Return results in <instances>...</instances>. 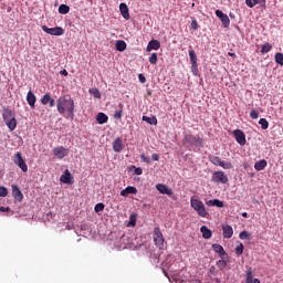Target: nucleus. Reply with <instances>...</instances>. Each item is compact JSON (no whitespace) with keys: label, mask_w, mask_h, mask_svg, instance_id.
I'll return each instance as SVG.
<instances>
[{"label":"nucleus","mask_w":283,"mask_h":283,"mask_svg":"<svg viewBox=\"0 0 283 283\" xmlns=\"http://www.w3.org/2000/svg\"><path fill=\"white\" fill-rule=\"evenodd\" d=\"M57 112L61 116L74 120L75 104L71 96H61L56 101Z\"/></svg>","instance_id":"f257e3e1"},{"label":"nucleus","mask_w":283,"mask_h":283,"mask_svg":"<svg viewBox=\"0 0 283 283\" xmlns=\"http://www.w3.org/2000/svg\"><path fill=\"white\" fill-rule=\"evenodd\" d=\"M190 206L200 218H207V216H209V211H207V208L205 207V202H202V200L191 197Z\"/></svg>","instance_id":"f03ea898"},{"label":"nucleus","mask_w":283,"mask_h":283,"mask_svg":"<svg viewBox=\"0 0 283 283\" xmlns=\"http://www.w3.org/2000/svg\"><path fill=\"white\" fill-rule=\"evenodd\" d=\"M12 160L14 165H17V167H19L21 171H23V174H27L28 164H25V159H23V155L20 151L13 155Z\"/></svg>","instance_id":"7ed1b4c3"},{"label":"nucleus","mask_w":283,"mask_h":283,"mask_svg":"<svg viewBox=\"0 0 283 283\" xmlns=\"http://www.w3.org/2000/svg\"><path fill=\"white\" fill-rule=\"evenodd\" d=\"M153 239L158 249L165 248V237L163 235L160 228L157 227L154 229Z\"/></svg>","instance_id":"20e7f679"},{"label":"nucleus","mask_w":283,"mask_h":283,"mask_svg":"<svg viewBox=\"0 0 283 283\" xmlns=\"http://www.w3.org/2000/svg\"><path fill=\"white\" fill-rule=\"evenodd\" d=\"M42 30L46 34H51V36H63L65 34V29L62 27L48 28L46 25H42Z\"/></svg>","instance_id":"39448f33"},{"label":"nucleus","mask_w":283,"mask_h":283,"mask_svg":"<svg viewBox=\"0 0 283 283\" xmlns=\"http://www.w3.org/2000/svg\"><path fill=\"white\" fill-rule=\"evenodd\" d=\"M233 136L237 143L240 144L242 147L247 145V135L244 134V132H242V129L233 130Z\"/></svg>","instance_id":"423d86ee"},{"label":"nucleus","mask_w":283,"mask_h":283,"mask_svg":"<svg viewBox=\"0 0 283 283\" xmlns=\"http://www.w3.org/2000/svg\"><path fill=\"white\" fill-rule=\"evenodd\" d=\"M213 182H221V185H227L229 182V177L224 175V171H216L212 175Z\"/></svg>","instance_id":"0eeeda50"},{"label":"nucleus","mask_w":283,"mask_h":283,"mask_svg":"<svg viewBox=\"0 0 283 283\" xmlns=\"http://www.w3.org/2000/svg\"><path fill=\"white\" fill-rule=\"evenodd\" d=\"M185 140L186 143H189L191 145H196L198 147H202V138H200V136H195V135H191V134H188L185 136Z\"/></svg>","instance_id":"6e6552de"},{"label":"nucleus","mask_w":283,"mask_h":283,"mask_svg":"<svg viewBox=\"0 0 283 283\" xmlns=\"http://www.w3.org/2000/svg\"><path fill=\"white\" fill-rule=\"evenodd\" d=\"M216 17L220 19L223 28H229V25H231V20L229 19V15H227V13L222 12L221 10H216Z\"/></svg>","instance_id":"1a4fd4ad"},{"label":"nucleus","mask_w":283,"mask_h":283,"mask_svg":"<svg viewBox=\"0 0 283 283\" xmlns=\"http://www.w3.org/2000/svg\"><path fill=\"white\" fill-rule=\"evenodd\" d=\"M11 191H12V197L17 202H22L23 201V192H21V189L17 185L11 186Z\"/></svg>","instance_id":"9d476101"},{"label":"nucleus","mask_w":283,"mask_h":283,"mask_svg":"<svg viewBox=\"0 0 283 283\" xmlns=\"http://www.w3.org/2000/svg\"><path fill=\"white\" fill-rule=\"evenodd\" d=\"M61 182L64 185H74V177H72V172L69 169L64 170V174L60 177Z\"/></svg>","instance_id":"9b49d317"},{"label":"nucleus","mask_w":283,"mask_h":283,"mask_svg":"<svg viewBox=\"0 0 283 283\" xmlns=\"http://www.w3.org/2000/svg\"><path fill=\"white\" fill-rule=\"evenodd\" d=\"M53 154L56 158H59L60 160L65 158V156H67V154H70V150H67V148L60 146V147H55L53 149Z\"/></svg>","instance_id":"f8f14e48"},{"label":"nucleus","mask_w":283,"mask_h":283,"mask_svg":"<svg viewBox=\"0 0 283 283\" xmlns=\"http://www.w3.org/2000/svg\"><path fill=\"white\" fill-rule=\"evenodd\" d=\"M156 189L157 191H159V193H163L166 196H174V190L165 184H157Z\"/></svg>","instance_id":"ddd939ff"},{"label":"nucleus","mask_w":283,"mask_h":283,"mask_svg":"<svg viewBox=\"0 0 283 283\" xmlns=\"http://www.w3.org/2000/svg\"><path fill=\"white\" fill-rule=\"evenodd\" d=\"M248 8H255V6H261V8H266V0H245Z\"/></svg>","instance_id":"4468645a"},{"label":"nucleus","mask_w":283,"mask_h":283,"mask_svg":"<svg viewBox=\"0 0 283 283\" xmlns=\"http://www.w3.org/2000/svg\"><path fill=\"white\" fill-rule=\"evenodd\" d=\"M14 116H17V114L14 113V111H12V109H10V108H8V107H4V108L2 109V118H3L4 123H6L7 120L12 119Z\"/></svg>","instance_id":"2eb2a0df"},{"label":"nucleus","mask_w":283,"mask_h":283,"mask_svg":"<svg viewBox=\"0 0 283 283\" xmlns=\"http://www.w3.org/2000/svg\"><path fill=\"white\" fill-rule=\"evenodd\" d=\"M123 139L120 137H117L113 142V151H115V154H120V151H123Z\"/></svg>","instance_id":"dca6fc26"},{"label":"nucleus","mask_w":283,"mask_h":283,"mask_svg":"<svg viewBox=\"0 0 283 283\" xmlns=\"http://www.w3.org/2000/svg\"><path fill=\"white\" fill-rule=\"evenodd\" d=\"M132 193H134V195L138 193V189H136V187H134V186L126 187L125 189H123L120 191L119 195L123 196V198H127V196H129Z\"/></svg>","instance_id":"f3484780"},{"label":"nucleus","mask_w":283,"mask_h":283,"mask_svg":"<svg viewBox=\"0 0 283 283\" xmlns=\"http://www.w3.org/2000/svg\"><path fill=\"white\" fill-rule=\"evenodd\" d=\"M222 231H223V238H226V240H230V238H233V228L231 226L223 224Z\"/></svg>","instance_id":"a211bd4d"},{"label":"nucleus","mask_w":283,"mask_h":283,"mask_svg":"<svg viewBox=\"0 0 283 283\" xmlns=\"http://www.w3.org/2000/svg\"><path fill=\"white\" fill-rule=\"evenodd\" d=\"M119 12L122 17L126 20L129 21V8L125 3L119 4Z\"/></svg>","instance_id":"6ab92c4d"},{"label":"nucleus","mask_w":283,"mask_h":283,"mask_svg":"<svg viewBox=\"0 0 283 283\" xmlns=\"http://www.w3.org/2000/svg\"><path fill=\"white\" fill-rule=\"evenodd\" d=\"M151 50H160V41L158 40H150L146 48V52H151Z\"/></svg>","instance_id":"aec40b11"},{"label":"nucleus","mask_w":283,"mask_h":283,"mask_svg":"<svg viewBox=\"0 0 283 283\" xmlns=\"http://www.w3.org/2000/svg\"><path fill=\"white\" fill-rule=\"evenodd\" d=\"M27 103H29L30 107L34 109V105L36 104V95H34L32 91H29L27 94Z\"/></svg>","instance_id":"412c9836"},{"label":"nucleus","mask_w":283,"mask_h":283,"mask_svg":"<svg viewBox=\"0 0 283 283\" xmlns=\"http://www.w3.org/2000/svg\"><path fill=\"white\" fill-rule=\"evenodd\" d=\"M4 123L10 132H14L17 129V116L11 117V119Z\"/></svg>","instance_id":"4be33fe9"},{"label":"nucleus","mask_w":283,"mask_h":283,"mask_svg":"<svg viewBox=\"0 0 283 283\" xmlns=\"http://www.w3.org/2000/svg\"><path fill=\"white\" fill-rule=\"evenodd\" d=\"M200 231H201L202 238H205V240H210V238L213 235V232H211V230L209 228H207V226H202L200 228Z\"/></svg>","instance_id":"5701e85b"},{"label":"nucleus","mask_w":283,"mask_h":283,"mask_svg":"<svg viewBox=\"0 0 283 283\" xmlns=\"http://www.w3.org/2000/svg\"><path fill=\"white\" fill-rule=\"evenodd\" d=\"M212 249L216 253L220 255V258H224V255H227V251H224V248H222V245L218 243L212 244Z\"/></svg>","instance_id":"b1692460"},{"label":"nucleus","mask_w":283,"mask_h":283,"mask_svg":"<svg viewBox=\"0 0 283 283\" xmlns=\"http://www.w3.org/2000/svg\"><path fill=\"white\" fill-rule=\"evenodd\" d=\"M96 120L98 125H105V123L109 120V117L105 113H98L96 116Z\"/></svg>","instance_id":"393cba45"},{"label":"nucleus","mask_w":283,"mask_h":283,"mask_svg":"<svg viewBox=\"0 0 283 283\" xmlns=\"http://www.w3.org/2000/svg\"><path fill=\"white\" fill-rule=\"evenodd\" d=\"M266 160L265 159H262V160H259L254 164V169L256 171H263V169H266Z\"/></svg>","instance_id":"a878e982"},{"label":"nucleus","mask_w":283,"mask_h":283,"mask_svg":"<svg viewBox=\"0 0 283 283\" xmlns=\"http://www.w3.org/2000/svg\"><path fill=\"white\" fill-rule=\"evenodd\" d=\"M142 120H144L145 123H148V125H158V118H156V116H143Z\"/></svg>","instance_id":"bb28decb"},{"label":"nucleus","mask_w":283,"mask_h":283,"mask_svg":"<svg viewBox=\"0 0 283 283\" xmlns=\"http://www.w3.org/2000/svg\"><path fill=\"white\" fill-rule=\"evenodd\" d=\"M116 50L118 52H125L127 50V43L125 41H123V40H118L116 42Z\"/></svg>","instance_id":"cd10ccee"},{"label":"nucleus","mask_w":283,"mask_h":283,"mask_svg":"<svg viewBox=\"0 0 283 283\" xmlns=\"http://www.w3.org/2000/svg\"><path fill=\"white\" fill-rule=\"evenodd\" d=\"M271 50H273V45L271 43L266 42L261 46V54H269V52H271Z\"/></svg>","instance_id":"c85d7f7f"},{"label":"nucleus","mask_w":283,"mask_h":283,"mask_svg":"<svg viewBox=\"0 0 283 283\" xmlns=\"http://www.w3.org/2000/svg\"><path fill=\"white\" fill-rule=\"evenodd\" d=\"M274 61L277 65H280L281 67H283V53H275L274 55Z\"/></svg>","instance_id":"c756f323"},{"label":"nucleus","mask_w":283,"mask_h":283,"mask_svg":"<svg viewBox=\"0 0 283 283\" xmlns=\"http://www.w3.org/2000/svg\"><path fill=\"white\" fill-rule=\"evenodd\" d=\"M40 101L42 105H49L50 101H52V95L45 93Z\"/></svg>","instance_id":"7c9ffc66"},{"label":"nucleus","mask_w":283,"mask_h":283,"mask_svg":"<svg viewBox=\"0 0 283 283\" xmlns=\"http://www.w3.org/2000/svg\"><path fill=\"white\" fill-rule=\"evenodd\" d=\"M138 219V214L133 213L129 217V222L127 224V227H136V220Z\"/></svg>","instance_id":"2f4dec72"},{"label":"nucleus","mask_w":283,"mask_h":283,"mask_svg":"<svg viewBox=\"0 0 283 283\" xmlns=\"http://www.w3.org/2000/svg\"><path fill=\"white\" fill-rule=\"evenodd\" d=\"M189 59H190V63H198V55L196 54V51L190 50L189 51Z\"/></svg>","instance_id":"473e14b6"},{"label":"nucleus","mask_w":283,"mask_h":283,"mask_svg":"<svg viewBox=\"0 0 283 283\" xmlns=\"http://www.w3.org/2000/svg\"><path fill=\"white\" fill-rule=\"evenodd\" d=\"M219 167H222V169H233V164L231 161L221 160Z\"/></svg>","instance_id":"72a5a7b5"},{"label":"nucleus","mask_w":283,"mask_h":283,"mask_svg":"<svg viewBox=\"0 0 283 283\" xmlns=\"http://www.w3.org/2000/svg\"><path fill=\"white\" fill-rule=\"evenodd\" d=\"M60 14H67L70 12V7L67 4H61L59 7Z\"/></svg>","instance_id":"f704fd0d"},{"label":"nucleus","mask_w":283,"mask_h":283,"mask_svg":"<svg viewBox=\"0 0 283 283\" xmlns=\"http://www.w3.org/2000/svg\"><path fill=\"white\" fill-rule=\"evenodd\" d=\"M148 61H149L150 65H156L158 63V54L151 53Z\"/></svg>","instance_id":"c9c22d12"},{"label":"nucleus","mask_w":283,"mask_h":283,"mask_svg":"<svg viewBox=\"0 0 283 283\" xmlns=\"http://www.w3.org/2000/svg\"><path fill=\"white\" fill-rule=\"evenodd\" d=\"M210 163H212V165H214L216 167H220L222 159H220V157L213 156L210 158Z\"/></svg>","instance_id":"e433bc0d"},{"label":"nucleus","mask_w":283,"mask_h":283,"mask_svg":"<svg viewBox=\"0 0 283 283\" xmlns=\"http://www.w3.org/2000/svg\"><path fill=\"white\" fill-rule=\"evenodd\" d=\"M240 240H251V234L249 231H242L239 234Z\"/></svg>","instance_id":"4c0bfd02"},{"label":"nucleus","mask_w":283,"mask_h":283,"mask_svg":"<svg viewBox=\"0 0 283 283\" xmlns=\"http://www.w3.org/2000/svg\"><path fill=\"white\" fill-rule=\"evenodd\" d=\"M259 125H261L262 129H269V120H266V118H261Z\"/></svg>","instance_id":"58836bf2"},{"label":"nucleus","mask_w":283,"mask_h":283,"mask_svg":"<svg viewBox=\"0 0 283 283\" xmlns=\"http://www.w3.org/2000/svg\"><path fill=\"white\" fill-rule=\"evenodd\" d=\"M235 253L237 255H242V253H244V244L240 243L239 245H237Z\"/></svg>","instance_id":"ea45409f"},{"label":"nucleus","mask_w":283,"mask_h":283,"mask_svg":"<svg viewBox=\"0 0 283 283\" xmlns=\"http://www.w3.org/2000/svg\"><path fill=\"white\" fill-rule=\"evenodd\" d=\"M90 94H92L94 98H101V91H98V88L90 90Z\"/></svg>","instance_id":"a19ab883"},{"label":"nucleus","mask_w":283,"mask_h":283,"mask_svg":"<svg viewBox=\"0 0 283 283\" xmlns=\"http://www.w3.org/2000/svg\"><path fill=\"white\" fill-rule=\"evenodd\" d=\"M250 117H251L253 120L260 118V112H258L256 109H252V111L250 112Z\"/></svg>","instance_id":"79ce46f5"},{"label":"nucleus","mask_w":283,"mask_h":283,"mask_svg":"<svg viewBox=\"0 0 283 283\" xmlns=\"http://www.w3.org/2000/svg\"><path fill=\"white\" fill-rule=\"evenodd\" d=\"M94 209H95V213H101V211H105V205L97 203Z\"/></svg>","instance_id":"37998d69"},{"label":"nucleus","mask_w":283,"mask_h":283,"mask_svg":"<svg viewBox=\"0 0 283 283\" xmlns=\"http://www.w3.org/2000/svg\"><path fill=\"white\" fill-rule=\"evenodd\" d=\"M247 283H253V271L251 269L247 272Z\"/></svg>","instance_id":"c03bdc74"},{"label":"nucleus","mask_w":283,"mask_h":283,"mask_svg":"<svg viewBox=\"0 0 283 283\" xmlns=\"http://www.w3.org/2000/svg\"><path fill=\"white\" fill-rule=\"evenodd\" d=\"M8 196V188L0 186V198H6Z\"/></svg>","instance_id":"a18cd8bd"},{"label":"nucleus","mask_w":283,"mask_h":283,"mask_svg":"<svg viewBox=\"0 0 283 283\" xmlns=\"http://www.w3.org/2000/svg\"><path fill=\"white\" fill-rule=\"evenodd\" d=\"M191 72L195 76H198V62L191 64Z\"/></svg>","instance_id":"49530a36"},{"label":"nucleus","mask_w":283,"mask_h":283,"mask_svg":"<svg viewBox=\"0 0 283 283\" xmlns=\"http://www.w3.org/2000/svg\"><path fill=\"white\" fill-rule=\"evenodd\" d=\"M217 266H218V269H227V261H224V260H219L218 262H217Z\"/></svg>","instance_id":"de8ad7c7"},{"label":"nucleus","mask_w":283,"mask_h":283,"mask_svg":"<svg viewBox=\"0 0 283 283\" xmlns=\"http://www.w3.org/2000/svg\"><path fill=\"white\" fill-rule=\"evenodd\" d=\"M114 118H116V120H120V118H123V109L115 111Z\"/></svg>","instance_id":"09e8293b"},{"label":"nucleus","mask_w":283,"mask_h":283,"mask_svg":"<svg viewBox=\"0 0 283 283\" xmlns=\"http://www.w3.org/2000/svg\"><path fill=\"white\" fill-rule=\"evenodd\" d=\"M214 207L222 209V207H224V201H220V199H214Z\"/></svg>","instance_id":"8fccbe9b"},{"label":"nucleus","mask_w":283,"mask_h":283,"mask_svg":"<svg viewBox=\"0 0 283 283\" xmlns=\"http://www.w3.org/2000/svg\"><path fill=\"white\" fill-rule=\"evenodd\" d=\"M142 163H146L149 165L151 163V159L149 157L145 156V154L140 155Z\"/></svg>","instance_id":"3c124183"},{"label":"nucleus","mask_w":283,"mask_h":283,"mask_svg":"<svg viewBox=\"0 0 283 283\" xmlns=\"http://www.w3.org/2000/svg\"><path fill=\"white\" fill-rule=\"evenodd\" d=\"M191 28H192V30H198V21L197 20L191 21Z\"/></svg>","instance_id":"603ef678"},{"label":"nucleus","mask_w":283,"mask_h":283,"mask_svg":"<svg viewBox=\"0 0 283 283\" xmlns=\"http://www.w3.org/2000/svg\"><path fill=\"white\" fill-rule=\"evenodd\" d=\"M151 159L155 160V161H158V160H160V155L159 154H153Z\"/></svg>","instance_id":"864d4df0"},{"label":"nucleus","mask_w":283,"mask_h":283,"mask_svg":"<svg viewBox=\"0 0 283 283\" xmlns=\"http://www.w3.org/2000/svg\"><path fill=\"white\" fill-rule=\"evenodd\" d=\"M135 174L136 176H143V168H136Z\"/></svg>","instance_id":"5fc2aeb1"},{"label":"nucleus","mask_w":283,"mask_h":283,"mask_svg":"<svg viewBox=\"0 0 283 283\" xmlns=\"http://www.w3.org/2000/svg\"><path fill=\"white\" fill-rule=\"evenodd\" d=\"M0 211H1V213H6V212L10 211V207H0Z\"/></svg>","instance_id":"6e6d98bb"},{"label":"nucleus","mask_w":283,"mask_h":283,"mask_svg":"<svg viewBox=\"0 0 283 283\" xmlns=\"http://www.w3.org/2000/svg\"><path fill=\"white\" fill-rule=\"evenodd\" d=\"M206 205L208 207H214V199L207 201Z\"/></svg>","instance_id":"4d7b16f0"},{"label":"nucleus","mask_w":283,"mask_h":283,"mask_svg":"<svg viewBox=\"0 0 283 283\" xmlns=\"http://www.w3.org/2000/svg\"><path fill=\"white\" fill-rule=\"evenodd\" d=\"M138 78H139V81H140L142 83H146V81H147V78H145V77L143 76V74H139V75H138Z\"/></svg>","instance_id":"13d9d810"},{"label":"nucleus","mask_w":283,"mask_h":283,"mask_svg":"<svg viewBox=\"0 0 283 283\" xmlns=\"http://www.w3.org/2000/svg\"><path fill=\"white\" fill-rule=\"evenodd\" d=\"M49 105H50V107H54V105H55L54 98L51 97V99L49 102Z\"/></svg>","instance_id":"bf43d9fd"},{"label":"nucleus","mask_w":283,"mask_h":283,"mask_svg":"<svg viewBox=\"0 0 283 283\" xmlns=\"http://www.w3.org/2000/svg\"><path fill=\"white\" fill-rule=\"evenodd\" d=\"M60 74H62L63 76H67V71L63 70V71L60 72Z\"/></svg>","instance_id":"052dcab7"},{"label":"nucleus","mask_w":283,"mask_h":283,"mask_svg":"<svg viewBox=\"0 0 283 283\" xmlns=\"http://www.w3.org/2000/svg\"><path fill=\"white\" fill-rule=\"evenodd\" d=\"M242 218H249V213H247V212H242Z\"/></svg>","instance_id":"680f3d73"},{"label":"nucleus","mask_w":283,"mask_h":283,"mask_svg":"<svg viewBox=\"0 0 283 283\" xmlns=\"http://www.w3.org/2000/svg\"><path fill=\"white\" fill-rule=\"evenodd\" d=\"M253 283H260V279H254Z\"/></svg>","instance_id":"e2e57ef3"},{"label":"nucleus","mask_w":283,"mask_h":283,"mask_svg":"<svg viewBox=\"0 0 283 283\" xmlns=\"http://www.w3.org/2000/svg\"><path fill=\"white\" fill-rule=\"evenodd\" d=\"M228 54H229V56H235V53L229 52Z\"/></svg>","instance_id":"0e129e2a"},{"label":"nucleus","mask_w":283,"mask_h":283,"mask_svg":"<svg viewBox=\"0 0 283 283\" xmlns=\"http://www.w3.org/2000/svg\"><path fill=\"white\" fill-rule=\"evenodd\" d=\"M120 109H123V104H119Z\"/></svg>","instance_id":"69168bd1"}]
</instances>
